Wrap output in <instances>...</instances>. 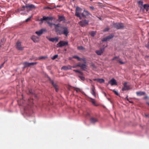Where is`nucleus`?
<instances>
[{
  "instance_id": "nucleus-4",
  "label": "nucleus",
  "mask_w": 149,
  "mask_h": 149,
  "mask_svg": "<svg viewBox=\"0 0 149 149\" xmlns=\"http://www.w3.org/2000/svg\"><path fill=\"white\" fill-rule=\"evenodd\" d=\"M53 18L52 17H45L43 16L42 18H41L40 19H39V21H41L42 23L43 21H46V22L48 20H52Z\"/></svg>"
},
{
  "instance_id": "nucleus-47",
  "label": "nucleus",
  "mask_w": 149,
  "mask_h": 149,
  "mask_svg": "<svg viewBox=\"0 0 149 149\" xmlns=\"http://www.w3.org/2000/svg\"><path fill=\"white\" fill-rule=\"evenodd\" d=\"M138 3L139 4H141L142 5L143 2L141 1H138Z\"/></svg>"
},
{
  "instance_id": "nucleus-49",
  "label": "nucleus",
  "mask_w": 149,
  "mask_h": 149,
  "mask_svg": "<svg viewBox=\"0 0 149 149\" xmlns=\"http://www.w3.org/2000/svg\"><path fill=\"white\" fill-rule=\"evenodd\" d=\"M90 8L92 9V10H94L95 9L94 8L93 6H91L90 7Z\"/></svg>"
},
{
  "instance_id": "nucleus-59",
  "label": "nucleus",
  "mask_w": 149,
  "mask_h": 149,
  "mask_svg": "<svg viewBox=\"0 0 149 149\" xmlns=\"http://www.w3.org/2000/svg\"><path fill=\"white\" fill-rule=\"evenodd\" d=\"M64 50L65 51H66L67 50V49H64Z\"/></svg>"
},
{
  "instance_id": "nucleus-33",
  "label": "nucleus",
  "mask_w": 149,
  "mask_h": 149,
  "mask_svg": "<svg viewBox=\"0 0 149 149\" xmlns=\"http://www.w3.org/2000/svg\"><path fill=\"white\" fill-rule=\"evenodd\" d=\"M73 71L75 72L79 73L80 75H82L83 74L82 72L80 71H79V70H73Z\"/></svg>"
},
{
  "instance_id": "nucleus-19",
  "label": "nucleus",
  "mask_w": 149,
  "mask_h": 149,
  "mask_svg": "<svg viewBox=\"0 0 149 149\" xmlns=\"http://www.w3.org/2000/svg\"><path fill=\"white\" fill-rule=\"evenodd\" d=\"M49 79L51 83L52 84L53 86L55 88L56 91L57 92L58 90V89L57 88V86L56 85V84L54 83L53 81L49 77Z\"/></svg>"
},
{
  "instance_id": "nucleus-55",
  "label": "nucleus",
  "mask_w": 149,
  "mask_h": 149,
  "mask_svg": "<svg viewBox=\"0 0 149 149\" xmlns=\"http://www.w3.org/2000/svg\"><path fill=\"white\" fill-rule=\"evenodd\" d=\"M145 116H146V117H148V115H145Z\"/></svg>"
},
{
  "instance_id": "nucleus-15",
  "label": "nucleus",
  "mask_w": 149,
  "mask_h": 149,
  "mask_svg": "<svg viewBox=\"0 0 149 149\" xmlns=\"http://www.w3.org/2000/svg\"><path fill=\"white\" fill-rule=\"evenodd\" d=\"M130 89V87L129 86L127 85V83L125 82L123 84V87L122 88L123 91L128 90Z\"/></svg>"
},
{
  "instance_id": "nucleus-32",
  "label": "nucleus",
  "mask_w": 149,
  "mask_h": 149,
  "mask_svg": "<svg viewBox=\"0 0 149 149\" xmlns=\"http://www.w3.org/2000/svg\"><path fill=\"white\" fill-rule=\"evenodd\" d=\"M77 49L78 50H84L85 48L83 46H81L77 47Z\"/></svg>"
},
{
  "instance_id": "nucleus-25",
  "label": "nucleus",
  "mask_w": 149,
  "mask_h": 149,
  "mask_svg": "<svg viewBox=\"0 0 149 149\" xmlns=\"http://www.w3.org/2000/svg\"><path fill=\"white\" fill-rule=\"evenodd\" d=\"M143 8L145 9L146 11L148 10L149 8V5L148 4H145L143 6Z\"/></svg>"
},
{
  "instance_id": "nucleus-29",
  "label": "nucleus",
  "mask_w": 149,
  "mask_h": 149,
  "mask_svg": "<svg viewBox=\"0 0 149 149\" xmlns=\"http://www.w3.org/2000/svg\"><path fill=\"white\" fill-rule=\"evenodd\" d=\"M90 99L92 100V101H91V102H92V104L95 106H97V105L96 104L95 102V100L91 98H90Z\"/></svg>"
},
{
  "instance_id": "nucleus-26",
  "label": "nucleus",
  "mask_w": 149,
  "mask_h": 149,
  "mask_svg": "<svg viewBox=\"0 0 149 149\" xmlns=\"http://www.w3.org/2000/svg\"><path fill=\"white\" fill-rule=\"evenodd\" d=\"M23 65H24V68L29 67V63L27 62H25L23 63Z\"/></svg>"
},
{
  "instance_id": "nucleus-63",
  "label": "nucleus",
  "mask_w": 149,
  "mask_h": 149,
  "mask_svg": "<svg viewBox=\"0 0 149 149\" xmlns=\"http://www.w3.org/2000/svg\"><path fill=\"white\" fill-rule=\"evenodd\" d=\"M29 92H30L31 93H31V92L30 91H29Z\"/></svg>"
},
{
  "instance_id": "nucleus-48",
  "label": "nucleus",
  "mask_w": 149,
  "mask_h": 149,
  "mask_svg": "<svg viewBox=\"0 0 149 149\" xmlns=\"http://www.w3.org/2000/svg\"><path fill=\"white\" fill-rule=\"evenodd\" d=\"M5 62H4L0 66V68H1L2 67H3V65L4 64Z\"/></svg>"
},
{
  "instance_id": "nucleus-9",
  "label": "nucleus",
  "mask_w": 149,
  "mask_h": 149,
  "mask_svg": "<svg viewBox=\"0 0 149 149\" xmlns=\"http://www.w3.org/2000/svg\"><path fill=\"white\" fill-rule=\"evenodd\" d=\"M17 49L19 50H22L23 49L24 47L21 46V42L19 41H17L16 44Z\"/></svg>"
},
{
  "instance_id": "nucleus-24",
  "label": "nucleus",
  "mask_w": 149,
  "mask_h": 149,
  "mask_svg": "<svg viewBox=\"0 0 149 149\" xmlns=\"http://www.w3.org/2000/svg\"><path fill=\"white\" fill-rule=\"evenodd\" d=\"M58 20L59 21H64L65 20V17L63 16L58 15Z\"/></svg>"
},
{
  "instance_id": "nucleus-5",
  "label": "nucleus",
  "mask_w": 149,
  "mask_h": 149,
  "mask_svg": "<svg viewBox=\"0 0 149 149\" xmlns=\"http://www.w3.org/2000/svg\"><path fill=\"white\" fill-rule=\"evenodd\" d=\"M68 44V42H67L61 41L57 45V47H62Z\"/></svg>"
},
{
  "instance_id": "nucleus-12",
  "label": "nucleus",
  "mask_w": 149,
  "mask_h": 149,
  "mask_svg": "<svg viewBox=\"0 0 149 149\" xmlns=\"http://www.w3.org/2000/svg\"><path fill=\"white\" fill-rule=\"evenodd\" d=\"M114 36L113 35H110L105 38H104L102 40V41L103 42L106 41L112 38Z\"/></svg>"
},
{
  "instance_id": "nucleus-2",
  "label": "nucleus",
  "mask_w": 149,
  "mask_h": 149,
  "mask_svg": "<svg viewBox=\"0 0 149 149\" xmlns=\"http://www.w3.org/2000/svg\"><path fill=\"white\" fill-rule=\"evenodd\" d=\"M113 27L117 29H123L124 27V25L122 23H113Z\"/></svg>"
},
{
  "instance_id": "nucleus-56",
  "label": "nucleus",
  "mask_w": 149,
  "mask_h": 149,
  "mask_svg": "<svg viewBox=\"0 0 149 149\" xmlns=\"http://www.w3.org/2000/svg\"><path fill=\"white\" fill-rule=\"evenodd\" d=\"M73 88H76V89H79V88H75L74 87H72Z\"/></svg>"
},
{
  "instance_id": "nucleus-11",
  "label": "nucleus",
  "mask_w": 149,
  "mask_h": 149,
  "mask_svg": "<svg viewBox=\"0 0 149 149\" xmlns=\"http://www.w3.org/2000/svg\"><path fill=\"white\" fill-rule=\"evenodd\" d=\"M26 7H27V9L29 11L31 10L32 9H35L36 8L35 5L32 4H27V6Z\"/></svg>"
},
{
  "instance_id": "nucleus-39",
  "label": "nucleus",
  "mask_w": 149,
  "mask_h": 149,
  "mask_svg": "<svg viewBox=\"0 0 149 149\" xmlns=\"http://www.w3.org/2000/svg\"><path fill=\"white\" fill-rule=\"evenodd\" d=\"M29 102L30 103H33V100L32 99H29Z\"/></svg>"
},
{
  "instance_id": "nucleus-30",
  "label": "nucleus",
  "mask_w": 149,
  "mask_h": 149,
  "mask_svg": "<svg viewBox=\"0 0 149 149\" xmlns=\"http://www.w3.org/2000/svg\"><path fill=\"white\" fill-rule=\"evenodd\" d=\"M46 38L50 41H52V42H54V38H50L47 37Z\"/></svg>"
},
{
  "instance_id": "nucleus-36",
  "label": "nucleus",
  "mask_w": 149,
  "mask_h": 149,
  "mask_svg": "<svg viewBox=\"0 0 149 149\" xmlns=\"http://www.w3.org/2000/svg\"><path fill=\"white\" fill-rule=\"evenodd\" d=\"M81 75L80 76H79V77L81 79V80H84V79H85V78L84 77H83V76H82V75Z\"/></svg>"
},
{
  "instance_id": "nucleus-13",
  "label": "nucleus",
  "mask_w": 149,
  "mask_h": 149,
  "mask_svg": "<svg viewBox=\"0 0 149 149\" xmlns=\"http://www.w3.org/2000/svg\"><path fill=\"white\" fill-rule=\"evenodd\" d=\"M104 48H102L99 50L96 51L95 53L98 55H101L104 52Z\"/></svg>"
},
{
  "instance_id": "nucleus-34",
  "label": "nucleus",
  "mask_w": 149,
  "mask_h": 149,
  "mask_svg": "<svg viewBox=\"0 0 149 149\" xmlns=\"http://www.w3.org/2000/svg\"><path fill=\"white\" fill-rule=\"evenodd\" d=\"M37 63V62H34V63H29V67L31 66H33Z\"/></svg>"
},
{
  "instance_id": "nucleus-10",
  "label": "nucleus",
  "mask_w": 149,
  "mask_h": 149,
  "mask_svg": "<svg viewBox=\"0 0 149 149\" xmlns=\"http://www.w3.org/2000/svg\"><path fill=\"white\" fill-rule=\"evenodd\" d=\"M81 15L84 18H85L86 17V16H87L88 15H91V14L88 11L84 10L83 12L81 14Z\"/></svg>"
},
{
  "instance_id": "nucleus-54",
  "label": "nucleus",
  "mask_w": 149,
  "mask_h": 149,
  "mask_svg": "<svg viewBox=\"0 0 149 149\" xmlns=\"http://www.w3.org/2000/svg\"><path fill=\"white\" fill-rule=\"evenodd\" d=\"M147 98H148V97L146 96H145V97H144L143 98V99H147Z\"/></svg>"
},
{
  "instance_id": "nucleus-38",
  "label": "nucleus",
  "mask_w": 149,
  "mask_h": 149,
  "mask_svg": "<svg viewBox=\"0 0 149 149\" xmlns=\"http://www.w3.org/2000/svg\"><path fill=\"white\" fill-rule=\"evenodd\" d=\"M113 92L116 95H119V93H118V92L117 91H116L115 90H113Z\"/></svg>"
},
{
  "instance_id": "nucleus-60",
  "label": "nucleus",
  "mask_w": 149,
  "mask_h": 149,
  "mask_svg": "<svg viewBox=\"0 0 149 149\" xmlns=\"http://www.w3.org/2000/svg\"><path fill=\"white\" fill-rule=\"evenodd\" d=\"M1 45L0 44V47H1Z\"/></svg>"
},
{
  "instance_id": "nucleus-22",
  "label": "nucleus",
  "mask_w": 149,
  "mask_h": 149,
  "mask_svg": "<svg viewBox=\"0 0 149 149\" xmlns=\"http://www.w3.org/2000/svg\"><path fill=\"white\" fill-rule=\"evenodd\" d=\"M136 93L137 96H141L145 95L146 93L145 92L140 91L136 92Z\"/></svg>"
},
{
  "instance_id": "nucleus-35",
  "label": "nucleus",
  "mask_w": 149,
  "mask_h": 149,
  "mask_svg": "<svg viewBox=\"0 0 149 149\" xmlns=\"http://www.w3.org/2000/svg\"><path fill=\"white\" fill-rule=\"evenodd\" d=\"M58 55H55L52 58V60H54L56 58L58 57Z\"/></svg>"
},
{
  "instance_id": "nucleus-45",
  "label": "nucleus",
  "mask_w": 149,
  "mask_h": 149,
  "mask_svg": "<svg viewBox=\"0 0 149 149\" xmlns=\"http://www.w3.org/2000/svg\"><path fill=\"white\" fill-rule=\"evenodd\" d=\"M109 30V29L108 28H106L104 30V31L105 32L106 31H107Z\"/></svg>"
},
{
  "instance_id": "nucleus-41",
  "label": "nucleus",
  "mask_w": 149,
  "mask_h": 149,
  "mask_svg": "<svg viewBox=\"0 0 149 149\" xmlns=\"http://www.w3.org/2000/svg\"><path fill=\"white\" fill-rule=\"evenodd\" d=\"M31 18V17H29L27 19H26V22H28L30 19Z\"/></svg>"
},
{
  "instance_id": "nucleus-44",
  "label": "nucleus",
  "mask_w": 149,
  "mask_h": 149,
  "mask_svg": "<svg viewBox=\"0 0 149 149\" xmlns=\"http://www.w3.org/2000/svg\"><path fill=\"white\" fill-rule=\"evenodd\" d=\"M45 58V57L41 56V57H40L39 58V59H44Z\"/></svg>"
},
{
  "instance_id": "nucleus-64",
  "label": "nucleus",
  "mask_w": 149,
  "mask_h": 149,
  "mask_svg": "<svg viewBox=\"0 0 149 149\" xmlns=\"http://www.w3.org/2000/svg\"><path fill=\"white\" fill-rule=\"evenodd\" d=\"M73 1H74L75 0H72Z\"/></svg>"
},
{
  "instance_id": "nucleus-7",
  "label": "nucleus",
  "mask_w": 149,
  "mask_h": 149,
  "mask_svg": "<svg viewBox=\"0 0 149 149\" xmlns=\"http://www.w3.org/2000/svg\"><path fill=\"white\" fill-rule=\"evenodd\" d=\"M116 60L118 62L121 64H125V63L122 61L121 59L120 58L119 56H115L112 59V61H113Z\"/></svg>"
},
{
  "instance_id": "nucleus-52",
  "label": "nucleus",
  "mask_w": 149,
  "mask_h": 149,
  "mask_svg": "<svg viewBox=\"0 0 149 149\" xmlns=\"http://www.w3.org/2000/svg\"><path fill=\"white\" fill-rule=\"evenodd\" d=\"M128 96H127L126 97V99L127 100V101H129V99H128Z\"/></svg>"
},
{
  "instance_id": "nucleus-28",
  "label": "nucleus",
  "mask_w": 149,
  "mask_h": 149,
  "mask_svg": "<svg viewBox=\"0 0 149 149\" xmlns=\"http://www.w3.org/2000/svg\"><path fill=\"white\" fill-rule=\"evenodd\" d=\"M72 58L75 59H77L78 61H81V58L77 56L74 55L72 56Z\"/></svg>"
},
{
  "instance_id": "nucleus-57",
  "label": "nucleus",
  "mask_w": 149,
  "mask_h": 149,
  "mask_svg": "<svg viewBox=\"0 0 149 149\" xmlns=\"http://www.w3.org/2000/svg\"><path fill=\"white\" fill-rule=\"evenodd\" d=\"M75 90L76 91V92H78V90Z\"/></svg>"
},
{
  "instance_id": "nucleus-1",
  "label": "nucleus",
  "mask_w": 149,
  "mask_h": 149,
  "mask_svg": "<svg viewBox=\"0 0 149 149\" xmlns=\"http://www.w3.org/2000/svg\"><path fill=\"white\" fill-rule=\"evenodd\" d=\"M56 26L55 31L58 35L64 34L66 36H68L69 33L68 27L60 26L59 24H57Z\"/></svg>"
},
{
  "instance_id": "nucleus-8",
  "label": "nucleus",
  "mask_w": 149,
  "mask_h": 149,
  "mask_svg": "<svg viewBox=\"0 0 149 149\" xmlns=\"http://www.w3.org/2000/svg\"><path fill=\"white\" fill-rule=\"evenodd\" d=\"M77 66L80 67L81 69L84 70H85L87 68V66L85 63L81 64L80 63L77 64Z\"/></svg>"
},
{
  "instance_id": "nucleus-27",
  "label": "nucleus",
  "mask_w": 149,
  "mask_h": 149,
  "mask_svg": "<svg viewBox=\"0 0 149 149\" xmlns=\"http://www.w3.org/2000/svg\"><path fill=\"white\" fill-rule=\"evenodd\" d=\"M90 35L92 37H94L96 34V32L94 31H92L89 32Z\"/></svg>"
},
{
  "instance_id": "nucleus-61",
  "label": "nucleus",
  "mask_w": 149,
  "mask_h": 149,
  "mask_svg": "<svg viewBox=\"0 0 149 149\" xmlns=\"http://www.w3.org/2000/svg\"><path fill=\"white\" fill-rule=\"evenodd\" d=\"M99 19H100L101 20V18H100V17H99Z\"/></svg>"
},
{
  "instance_id": "nucleus-31",
  "label": "nucleus",
  "mask_w": 149,
  "mask_h": 149,
  "mask_svg": "<svg viewBox=\"0 0 149 149\" xmlns=\"http://www.w3.org/2000/svg\"><path fill=\"white\" fill-rule=\"evenodd\" d=\"M104 80L102 79H98V82L100 83H104Z\"/></svg>"
},
{
  "instance_id": "nucleus-23",
  "label": "nucleus",
  "mask_w": 149,
  "mask_h": 149,
  "mask_svg": "<svg viewBox=\"0 0 149 149\" xmlns=\"http://www.w3.org/2000/svg\"><path fill=\"white\" fill-rule=\"evenodd\" d=\"M47 23L48 24L49 26L51 27H52L53 25H54V29L56 30V28L57 27L56 25H57V24H55L51 23L48 21H47Z\"/></svg>"
},
{
  "instance_id": "nucleus-42",
  "label": "nucleus",
  "mask_w": 149,
  "mask_h": 149,
  "mask_svg": "<svg viewBox=\"0 0 149 149\" xmlns=\"http://www.w3.org/2000/svg\"><path fill=\"white\" fill-rule=\"evenodd\" d=\"M58 40V39L57 37H56L54 38V41H56V42H57Z\"/></svg>"
},
{
  "instance_id": "nucleus-51",
  "label": "nucleus",
  "mask_w": 149,
  "mask_h": 149,
  "mask_svg": "<svg viewBox=\"0 0 149 149\" xmlns=\"http://www.w3.org/2000/svg\"><path fill=\"white\" fill-rule=\"evenodd\" d=\"M79 67V66H77V65H74V66H73L72 67H73V68H76V67Z\"/></svg>"
},
{
  "instance_id": "nucleus-37",
  "label": "nucleus",
  "mask_w": 149,
  "mask_h": 149,
  "mask_svg": "<svg viewBox=\"0 0 149 149\" xmlns=\"http://www.w3.org/2000/svg\"><path fill=\"white\" fill-rule=\"evenodd\" d=\"M26 6H27V4H26L25 6H23L21 10H24V9L25 8H26L27 9V7H26Z\"/></svg>"
},
{
  "instance_id": "nucleus-21",
  "label": "nucleus",
  "mask_w": 149,
  "mask_h": 149,
  "mask_svg": "<svg viewBox=\"0 0 149 149\" xmlns=\"http://www.w3.org/2000/svg\"><path fill=\"white\" fill-rule=\"evenodd\" d=\"M71 66L69 65L67 66H64L61 68V70H67L69 69H71Z\"/></svg>"
},
{
  "instance_id": "nucleus-62",
  "label": "nucleus",
  "mask_w": 149,
  "mask_h": 149,
  "mask_svg": "<svg viewBox=\"0 0 149 149\" xmlns=\"http://www.w3.org/2000/svg\"><path fill=\"white\" fill-rule=\"evenodd\" d=\"M147 57H149V56H147Z\"/></svg>"
},
{
  "instance_id": "nucleus-53",
  "label": "nucleus",
  "mask_w": 149,
  "mask_h": 149,
  "mask_svg": "<svg viewBox=\"0 0 149 149\" xmlns=\"http://www.w3.org/2000/svg\"><path fill=\"white\" fill-rule=\"evenodd\" d=\"M129 102H130V103H133V101H128Z\"/></svg>"
},
{
  "instance_id": "nucleus-16",
  "label": "nucleus",
  "mask_w": 149,
  "mask_h": 149,
  "mask_svg": "<svg viewBox=\"0 0 149 149\" xmlns=\"http://www.w3.org/2000/svg\"><path fill=\"white\" fill-rule=\"evenodd\" d=\"M90 121L91 123H95L98 122V120L97 118L92 117L91 118Z\"/></svg>"
},
{
  "instance_id": "nucleus-50",
  "label": "nucleus",
  "mask_w": 149,
  "mask_h": 149,
  "mask_svg": "<svg viewBox=\"0 0 149 149\" xmlns=\"http://www.w3.org/2000/svg\"><path fill=\"white\" fill-rule=\"evenodd\" d=\"M93 80L94 81H97L98 82V79H94Z\"/></svg>"
},
{
  "instance_id": "nucleus-3",
  "label": "nucleus",
  "mask_w": 149,
  "mask_h": 149,
  "mask_svg": "<svg viewBox=\"0 0 149 149\" xmlns=\"http://www.w3.org/2000/svg\"><path fill=\"white\" fill-rule=\"evenodd\" d=\"M89 21L84 19L79 22V24L82 27L85 26L88 24Z\"/></svg>"
},
{
  "instance_id": "nucleus-20",
  "label": "nucleus",
  "mask_w": 149,
  "mask_h": 149,
  "mask_svg": "<svg viewBox=\"0 0 149 149\" xmlns=\"http://www.w3.org/2000/svg\"><path fill=\"white\" fill-rule=\"evenodd\" d=\"M45 30L43 29H42L39 31H36L35 33L39 36H40L43 33L44 31Z\"/></svg>"
},
{
  "instance_id": "nucleus-46",
  "label": "nucleus",
  "mask_w": 149,
  "mask_h": 149,
  "mask_svg": "<svg viewBox=\"0 0 149 149\" xmlns=\"http://www.w3.org/2000/svg\"><path fill=\"white\" fill-rule=\"evenodd\" d=\"M146 47L148 49H149V42L146 45Z\"/></svg>"
},
{
  "instance_id": "nucleus-18",
  "label": "nucleus",
  "mask_w": 149,
  "mask_h": 149,
  "mask_svg": "<svg viewBox=\"0 0 149 149\" xmlns=\"http://www.w3.org/2000/svg\"><path fill=\"white\" fill-rule=\"evenodd\" d=\"M31 38L34 42H37L39 41V38L34 35L32 36Z\"/></svg>"
},
{
  "instance_id": "nucleus-40",
  "label": "nucleus",
  "mask_w": 149,
  "mask_h": 149,
  "mask_svg": "<svg viewBox=\"0 0 149 149\" xmlns=\"http://www.w3.org/2000/svg\"><path fill=\"white\" fill-rule=\"evenodd\" d=\"M81 60L83 61L84 63L86 64V59L85 58H81Z\"/></svg>"
},
{
  "instance_id": "nucleus-43",
  "label": "nucleus",
  "mask_w": 149,
  "mask_h": 149,
  "mask_svg": "<svg viewBox=\"0 0 149 149\" xmlns=\"http://www.w3.org/2000/svg\"><path fill=\"white\" fill-rule=\"evenodd\" d=\"M45 9H53V8H51V7H45Z\"/></svg>"
},
{
  "instance_id": "nucleus-14",
  "label": "nucleus",
  "mask_w": 149,
  "mask_h": 149,
  "mask_svg": "<svg viewBox=\"0 0 149 149\" xmlns=\"http://www.w3.org/2000/svg\"><path fill=\"white\" fill-rule=\"evenodd\" d=\"M109 84H110L111 86H113L114 85H117V83L116 80L113 78L109 81L108 82Z\"/></svg>"
},
{
  "instance_id": "nucleus-6",
  "label": "nucleus",
  "mask_w": 149,
  "mask_h": 149,
  "mask_svg": "<svg viewBox=\"0 0 149 149\" xmlns=\"http://www.w3.org/2000/svg\"><path fill=\"white\" fill-rule=\"evenodd\" d=\"M81 10V9L79 7H77L76 8L75 15L77 17H79L80 19H81L82 17L81 16L80 14L78 12Z\"/></svg>"
},
{
  "instance_id": "nucleus-58",
  "label": "nucleus",
  "mask_w": 149,
  "mask_h": 149,
  "mask_svg": "<svg viewBox=\"0 0 149 149\" xmlns=\"http://www.w3.org/2000/svg\"><path fill=\"white\" fill-rule=\"evenodd\" d=\"M60 7V6H57V7Z\"/></svg>"
},
{
  "instance_id": "nucleus-17",
  "label": "nucleus",
  "mask_w": 149,
  "mask_h": 149,
  "mask_svg": "<svg viewBox=\"0 0 149 149\" xmlns=\"http://www.w3.org/2000/svg\"><path fill=\"white\" fill-rule=\"evenodd\" d=\"M91 93L95 97H96L95 89L94 86L92 85L91 89Z\"/></svg>"
}]
</instances>
